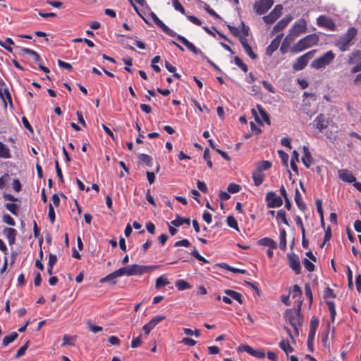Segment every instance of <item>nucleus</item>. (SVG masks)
I'll return each mask as SVG.
<instances>
[{
    "label": "nucleus",
    "instance_id": "1",
    "mask_svg": "<svg viewBox=\"0 0 361 361\" xmlns=\"http://www.w3.org/2000/svg\"><path fill=\"white\" fill-rule=\"evenodd\" d=\"M319 41V37L316 34L305 36L295 44L291 51L295 53L300 52L309 47L316 45Z\"/></svg>",
    "mask_w": 361,
    "mask_h": 361
},
{
    "label": "nucleus",
    "instance_id": "2",
    "mask_svg": "<svg viewBox=\"0 0 361 361\" xmlns=\"http://www.w3.org/2000/svg\"><path fill=\"white\" fill-rule=\"evenodd\" d=\"M357 33V30L355 27L348 28L347 32L336 41V45L342 51L348 50L352 44V40L355 37Z\"/></svg>",
    "mask_w": 361,
    "mask_h": 361
},
{
    "label": "nucleus",
    "instance_id": "3",
    "mask_svg": "<svg viewBox=\"0 0 361 361\" xmlns=\"http://www.w3.org/2000/svg\"><path fill=\"white\" fill-rule=\"evenodd\" d=\"M285 317L293 326L295 333L298 334V326H300L302 323V316L300 314V307L299 306L296 311L287 310L285 313Z\"/></svg>",
    "mask_w": 361,
    "mask_h": 361
},
{
    "label": "nucleus",
    "instance_id": "4",
    "mask_svg": "<svg viewBox=\"0 0 361 361\" xmlns=\"http://www.w3.org/2000/svg\"><path fill=\"white\" fill-rule=\"evenodd\" d=\"M336 56L332 51H328L322 56L315 59L311 63L312 68L319 70L329 66L335 59Z\"/></svg>",
    "mask_w": 361,
    "mask_h": 361
},
{
    "label": "nucleus",
    "instance_id": "5",
    "mask_svg": "<svg viewBox=\"0 0 361 361\" xmlns=\"http://www.w3.org/2000/svg\"><path fill=\"white\" fill-rule=\"evenodd\" d=\"M317 50L313 49L298 57L293 63V68L295 71L302 70L307 66L308 61L313 58Z\"/></svg>",
    "mask_w": 361,
    "mask_h": 361
},
{
    "label": "nucleus",
    "instance_id": "6",
    "mask_svg": "<svg viewBox=\"0 0 361 361\" xmlns=\"http://www.w3.org/2000/svg\"><path fill=\"white\" fill-rule=\"evenodd\" d=\"M130 267V274L131 276L134 275H142L146 272H150L154 271L158 268L157 266H145V265H138V264H133Z\"/></svg>",
    "mask_w": 361,
    "mask_h": 361
},
{
    "label": "nucleus",
    "instance_id": "7",
    "mask_svg": "<svg viewBox=\"0 0 361 361\" xmlns=\"http://www.w3.org/2000/svg\"><path fill=\"white\" fill-rule=\"evenodd\" d=\"M306 30L307 23L305 19L300 18L294 23L289 31L298 37L300 34L305 32Z\"/></svg>",
    "mask_w": 361,
    "mask_h": 361
},
{
    "label": "nucleus",
    "instance_id": "8",
    "mask_svg": "<svg viewBox=\"0 0 361 361\" xmlns=\"http://www.w3.org/2000/svg\"><path fill=\"white\" fill-rule=\"evenodd\" d=\"M266 201L269 208L279 207L283 204V200L277 196L274 192H269L266 195Z\"/></svg>",
    "mask_w": 361,
    "mask_h": 361
},
{
    "label": "nucleus",
    "instance_id": "9",
    "mask_svg": "<svg viewBox=\"0 0 361 361\" xmlns=\"http://www.w3.org/2000/svg\"><path fill=\"white\" fill-rule=\"evenodd\" d=\"M317 23L319 27H324L329 30L334 31L336 29V24L333 20L324 15L319 16L317 18Z\"/></svg>",
    "mask_w": 361,
    "mask_h": 361
},
{
    "label": "nucleus",
    "instance_id": "10",
    "mask_svg": "<svg viewBox=\"0 0 361 361\" xmlns=\"http://www.w3.org/2000/svg\"><path fill=\"white\" fill-rule=\"evenodd\" d=\"M274 4L273 0H260L254 5L257 13L262 15L265 13Z\"/></svg>",
    "mask_w": 361,
    "mask_h": 361
},
{
    "label": "nucleus",
    "instance_id": "11",
    "mask_svg": "<svg viewBox=\"0 0 361 361\" xmlns=\"http://www.w3.org/2000/svg\"><path fill=\"white\" fill-rule=\"evenodd\" d=\"M288 264L290 267L294 271L295 274H300L301 267L299 257L295 253H288L287 255Z\"/></svg>",
    "mask_w": 361,
    "mask_h": 361
},
{
    "label": "nucleus",
    "instance_id": "12",
    "mask_svg": "<svg viewBox=\"0 0 361 361\" xmlns=\"http://www.w3.org/2000/svg\"><path fill=\"white\" fill-rule=\"evenodd\" d=\"M283 6L276 5L274 10L267 16L263 17L264 21L267 24H271L278 19L282 13Z\"/></svg>",
    "mask_w": 361,
    "mask_h": 361
},
{
    "label": "nucleus",
    "instance_id": "13",
    "mask_svg": "<svg viewBox=\"0 0 361 361\" xmlns=\"http://www.w3.org/2000/svg\"><path fill=\"white\" fill-rule=\"evenodd\" d=\"M257 110L255 109H252V114L255 116V121L260 123H262V121L269 123V115L265 110L259 105H257Z\"/></svg>",
    "mask_w": 361,
    "mask_h": 361
},
{
    "label": "nucleus",
    "instance_id": "14",
    "mask_svg": "<svg viewBox=\"0 0 361 361\" xmlns=\"http://www.w3.org/2000/svg\"><path fill=\"white\" fill-rule=\"evenodd\" d=\"M150 16L154 23L162 29V30L169 35L170 37H175L176 36V32L173 31V30L170 29L168 26H166L159 18L158 16L154 13L151 12Z\"/></svg>",
    "mask_w": 361,
    "mask_h": 361
},
{
    "label": "nucleus",
    "instance_id": "15",
    "mask_svg": "<svg viewBox=\"0 0 361 361\" xmlns=\"http://www.w3.org/2000/svg\"><path fill=\"white\" fill-rule=\"evenodd\" d=\"M174 37H176L177 39L181 42L182 44H183L190 51H192L193 54H200L202 56H203V53L202 51L199 49H197L195 47V46L190 42H189L185 37H184L182 35H178L176 33V36H175Z\"/></svg>",
    "mask_w": 361,
    "mask_h": 361
},
{
    "label": "nucleus",
    "instance_id": "16",
    "mask_svg": "<svg viewBox=\"0 0 361 361\" xmlns=\"http://www.w3.org/2000/svg\"><path fill=\"white\" fill-rule=\"evenodd\" d=\"M338 178L345 183H353L356 180V178L353 176L352 172L347 169H340L338 171Z\"/></svg>",
    "mask_w": 361,
    "mask_h": 361
},
{
    "label": "nucleus",
    "instance_id": "17",
    "mask_svg": "<svg viewBox=\"0 0 361 361\" xmlns=\"http://www.w3.org/2000/svg\"><path fill=\"white\" fill-rule=\"evenodd\" d=\"M292 20V16H286L282 18L276 25H274L273 27V32L276 33L282 31Z\"/></svg>",
    "mask_w": 361,
    "mask_h": 361
},
{
    "label": "nucleus",
    "instance_id": "18",
    "mask_svg": "<svg viewBox=\"0 0 361 361\" xmlns=\"http://www.w3.org/2000/svg\"><path fill=\"white\" fill-rule=\"evenodd\" d=\"M282 35H279L274 39L271 44L267 47L266 49V54L268 56H271L272 54L278 49L280 42L281 41Z\"/></svg>",
    "mask_w": 361,
    "mask_h": 361
},
{
    "label": "nucleus",
    "instance_id": "19",
    "mask_svg": "<svg viewBox=\"0 0 361 361\" xmlns=\"http://www.w3.org/2000/svg\"><path fill=\"white\" fill-rule=\"evenodd\" d=\"M328 122L325 119V116L320 114L314 120V125L319 132H322L323 130L327 128Z\"/></svg>",
    "mask_w": 361,
    "mask_h": 361
},
{
    "label": "nucleus",
    "instance_id": "20",
    "mask_svg": "<svg viewBox=\"0 0 361 361\" xmlns=\"http://www.w3.org/2000/svg\"><path fill=\"white\" fill-rule=\"evenodd\" d=\"M3 233L7 238L9 245H13L15 243L16 236L17 234L16 229H14L13 228L6 227L3 230Z\"/></svg>",
    "mask_w": 361,
    "mask_h": 361
},
{
    "label": "nucleus",
    "instance_id": "21",
    "mask_svg": "<svg viewBox=\"0 0 361 361\" xmlns=\"http://www.w3.org/2000/svg\"><path fill=\"white\" fill-rule=\"evenodd\" d=\"M302 149L304 154L302 157V161L307 168H310L312 162L310 152H309L308 147L306 146H303Z\"/></svg>",
    "mask_w": 361,
    "mask_h": 361
},
{
    "label": "nucleus",
    "instance_id": "22",
    "mask_svg": "<svg viewBox=\"0 0 361 361\" xmlns=\"http://www.w3.org/2000/svg\"><path fill=\"white\" fill-rule=\"evenodd\" d=\"M252 179L256 186L260 185L264 179V174L257 170H255L252 173Z\"/></svg>",
    "mask_w": 361,
    "mask_h": 361
},
{
    "label": "nucleus",
    "instance_id": "23",
    "mask_svg": "<svg viewBox=\"0 0 361 361\" xmlns=\"http://www.w3.org/2000/svg\"><path fill=\"white\" fill-rule=\"evenodd\" d=\"M259 244L263 246L269 247L271 249H276L277 247L276 243L269 238H263L259 240Z\"/></svg>",
    "mask_w": 361,
    "mask_h": 361
},
{
    "label": "nucleus",
    "instance_id": "24",
    "mask_svg": "<svg viewBox=\"0 0 361 361\" xmlns=\"http://www.w3.org/2000/svg\"><path fill=\"white\" fill-rule=\"evenodd\" d=\"M295 203H296L298 207L301 211L304 212L306 209L305 204L303 202L302 195H300V193L298 189L295 190Z\"/></svg>",
    "mask_w": 361,
    "mask_h": 361
},
{
    "label": "nucleus",
    "instance_id": "25",
    "mask_svg": "<svg viewBox=\"0 0 361 361\" xmlns=\"http://www.w3.org/2000/svg\"><path fill=\"white\" fill-rule=\"evenodd\" d=\"M11 157L9 148L3 142H0V158L8 159Z\"/></svg>",
    "mask_w": 361,
    "mask_h": 361
},
{
    "label": "nucleus",
    "instance_id": "26",
    "mask_svg": "<svg viewBox=\"0 0 361 361\" xmlns=\"http://www.w3.org/2000/svg\"><path fill=\"white\" fill-rule=\"evenodd\" d=\"M171 224L174 226L178 227L182 226L183 224H186L188 225L190 224V219L182 218L180 216H177L176 218L171 221Z\"/></svg>",
    "mask_w": 361,
    "mask_h": 361
},
{
    "label": "nucleus",
    "instance_id": "27",
    "mask_svg": "<svg viewBox=\"0 0 361 361\" xmlns=\"http://www.w3.org/2000/svg\"><path fill=\"white\" fill-rule=\"evenodd\" d=\"M224 293L228 296L231 297V298H233V299L235 300L239 303H240V304L243 303L242 295L239 293L235 292V291L232 290H228V289L225 290Z\"/></svg>",
    "mask_w": 361,
    "mask_h": 361
},
{
    "label": "nucleus",
    "instance_id": "28",
    "mask_svg": "<svg viewBox=\"0 0 361 361\" xmlns=\"http://www.w3.org/2000/svg\"><path fill=\"white\" fill-rule=\"evenodd\" d=\"M279 247L282 250H285L286 249V232L284 228H280Z\"/></svg>",
    "mask_w": 361,
    "mask_h": 361
},
{
    "label": "nucleus",
    "instance_id": "29",
    "mask_svg": "<svg viewBox=\"0 0 361 361\" xmlns=\"http://www.w3.org/2000/svg\"><path fill=\"white\" fill-rule=\"evenodd\" d=\"M18 336V334L16 332H13L10 335L5 336L2 342V345L7 346L9 343L14 341Z\"/></svg>",
    "mask_w": 361,
    "mask_h": 361
},
{
    "label": "nucleus",
    "instance_id": "30",
    "mask_svg": "<svg viewBox=\"0 0 361 361\" xmlns=\"http://www.w3.org/2000/svg\"><path fill=\"white\" fill-rule=\"evenodd\" d=\"M271 165L269 161H262L257 164L256 170L262 172L270 169Z\"/></svg>",
    "mask_w": 361,
    "mask_h": 361
},
{
    "label": "nucleus",
    "instance_id": "31",
    "mask_svg": "<svg viewBox=\"0 0 361 361\" xmlns=\"http://www.w3.org/2000/svg\"><path fill=\"white\" fill-rule=\"evenodd\" d=\"M361 56V51H355L350 54V55L348 57V63L349 64H354L355 63Z\"/></svg>",
    "mask_w": 361,
    "mask_h": 361
},
{
    "label": "nucleus",
    "instance_id": "32",
    "mask_svg": "<svg viewBox=\"0 0 361 361\" xmlns=\"http://www.w3.org/2000/svg\"><path fill=\"white\" fill-rule=\"evenodd\" d=\"M297 37L295 36L293 33H291L290 31L288 34V35L285 37L283 39V42L282 43V46L281 47V50L283 51V47L286 46H289L292 42H293Z\"/></svg>",
    "mask_w": 361,
    "mask_h": 361
},
{
    "label": "nucleus",
    "instance_id": "33",
    "mask_svg": "<svg viewBox=\"0 0 361 361\" xmlns=\"http://www.w3.org/2000/svg\"><path fill=\"white\" fill-rule=\"evenodd\" d=\"M297 37L295 36L293 33H291L290 31L288 34V35L285 37L283 39V42L282 43V46L281 47V50L283 51V47L286 46H289L292 42H293Z\"/></svg>",
    "mask_w": 361,
    "mask_h": 361
},
{
    "label": "nucleus",
    "instance_id": "34",
    "mask_svg": "<svg viewBox=\"0 0 361 361\" xmlns=\"http://www.w3.org/2000/svg\"><path fill=\"white\" fill-rule=\"evenodd\" d=\"M116 278H118V276H117L116 271H115L108 274L105 277L102 278L100 280V283H105V282H108V281H111V283L113 284H115L116 281L114 280Z\"/></svg>",
    "mask_w": 361,
    "mask_h": 361
},
{
    "label": "nucleus",
    "instance_id": "35",
    "mask_svg": "<svg viewBox=\"0 0 361 361\" xmlns=\"http://www.w3.org/2000/svg\"><path fill=\"white\" fill-rule=\"evenodd\" d=\"M279 347L286 353V355H288V353L293 351V348L290 345L289 343L284 340L279 343Z\"/></svg>",
    "mask_w": 361,
    "mask_h": 361
},
{
    "label": "nucleus",
    "instance_id": "36",
    "mask_svg": "<svg viewBox=\"0 0 361 361\" xmlns=\"http://www.w3.org/2000/svg\"><path fill=\"white\" fill-rule=\"evenodd\" d=\"M176 287L179 290H184L191 288V286L184 280H178L176 282Z\"/></svg>",
    "mask_w": 361,
    "mask_h": 361
},
{
    "label": "nucleus",
    "instance_id": "37",
    "mask_svg": "<svg viewBox=\"0 0 361 361\" xmlns=\"http://www.w3.org/2000/svg\"><path fill=\"white\" fill-rule=\"evenodd\" d=\"M75 336H71L69 335H64L63 337L62 346H66V345L72 346V345H73V342L75 341Z\"/></svg>",
    "mask_w": 361,
    "mask_h": 361
},
{
    "label": "nucleus",
    "instance_id": "38",
    "mask_svg": "<svg viewBox=\"0 0 361 361\" xmlns=\"http://www.w3.org/2000/svg\"><path fill=\"white\" fill-rule=\"evenodd\" d=\"M168 283L169 281L164 276H161L157 279L155 286L157 288H161V287L166 286Z\"/></svg>",
    "mask_w": 361,
    "mask_h": 361
},
{
    "label": "nucleus",
    "instance_id": "39",
    "mask_svg": "<svg viewBox=\"0 0 361 361\" xmlns=\"http://www.w3.org/2000/svg\"><path fill=\"white\" fill-rule=\"evenodd\" d=\"M276 219L281 220L285 224L288 225V222L286 218V213L283 209H280L277 212Z\"/></svg>",
    "mask_w": 361,
    "mask_h": 361
},
{
    "label": "nucleus",
    "instance_id": "40",
    "mask_svg": "<svg viewBox=\"0 0 361 361\" xmlns=\"http://www.w3.org/2000/svg\"><path fill=\"white\" fill-rule=\"evenodd\" d=\"M234 62L235 63L236 66H238L243 72H247V65H245L243 61L241 60L240 58H239L238 56H235L234 57Z\"/></svg>",
    "mask_w": 361,
    "mask_h": 361
},
{
    "label": "nucleus",
    "instance_id": "41",
    "mask_svg": "<svg viewBox=\"0 0 361 361\" xmlns=\"http://www.w3.org/2000/svg\"><path fill=\"white\" fill-rule=\"evenodd\" d=\"M227 224L231 228L238 230V222L233 216H228L226 219Z\"/></svg>",
    "mask_w": 361,
    "mask_h": 361
},
{
    "label": "nucleus",
    "instance_id": "42",
    "mask_svg": "<svg viewBox=\"0 0 361 361\" xmlns=\"http://www.w3.org/2000/svg\"><path fill=\"white\" fill-rule=\"evenodd\" d=\"M130 267H121L120 269H118V270H116V274H117V276L118 277H121V276H131L130 274Z\"/></svg>",
    "mask_w": 361,
    "mask_h": 361
},
{
    "label": "nucleus",
    "instance_id": "43",
    "mask_svg": "<svg viewBox=\"0 0 361 361\" xmlns=\"http://www.w3.org/2000/svg\"><path fill=\"white\" fill-rule=\"evenodd\" d=\"M327 305L330 312L331 321L334 322L336 317V307L335 303L332 301L328 302Z\"/></svg>",
    "mask_w": 361,
    "mask_h": 361
},
{
    "label": "nucleus",
    "instance_id": "44",
    "mask_svg": "<svg viewBox=\"0 0 361 361\" xmlns=\"http://www.w3.org/2000/svg\"><path fill=\"white\" fill-rule=\"evenodd\" d=\"M139 159L149 166H151L152 164V158L147 154H140L139 155Z\"/></svg>",
    "mask_w": 361,
    "mask_h": 361
},
{
    "label": "nucleus",
    "instance_id": "45",
    "mask_svg": "<svg viewBox=\"0 0 361 361\" xmlns=\"http://www.w3.org/2000/svg\"><path fill=\"white\" fill-rule=\"evenodd\" d=\"M5 207L13 214L17 215L18 214V206L16 204L14 203H8L5 204Z\"/></svg>",
    "mask_w": 361,
    "mask_h": 361
},
{
    "label": "nucleus",
    "instance_id": "46",
    "mask_svg": "<svg viewBox=\"0 0 361 361\" xmlns=\"http://www.w3.org/2000/svg\"><path fill=\"white\" fill-rule=\"evenodd\" d=\"M227 190L230 193H237L240 190V185L235 183H230L227 188Z\"/></svg>",
    "mask_w": 361,
    "mask_h": 361
},
{
    "label": "nucleus",
    "instance_id": "47",
    "mask_svg": "<svg viewBox=\"0 0 361 361\" xmlns=\"http://www.w3.org/2000/svg\"><path fill=\"white\" fill-rule=\"evenodd\" d=\"M303 265L305 267V268L308 271H313L314 269V265L313 264L312 262H311L309 259H304L303 261Z\"/></svg>",
    "mask_w": 361,
    "mask_h": 361
},
{
    "label": "nucleus",
    "instance_id": "48",
    "mask_svg": "<svg viewBox=\"0 0 361 361\" xmlns=\"http://www.w3.org/2000/svg\"><path fill=\"white\" fill-rule=\"evenodd\" d=\"M29 346V341H27L25 344H24L23 346H21L18 350L17 351V353L16 355V357H20L22 355H23L25 353V350L27 349Z\"/></svg>",
    "mask_w": 361,
    "mask_h": 361
},
{
    "label": "nucleus",
    "instance_id": "49",
    "mask_svg": "<svg viewBox=\"0 0 361 361\" xmlns=\"http://www.w3.org/2000/svg\"><path fill=\"white\" fill-rule=\"evenodd\" d=\"M3 221L10 226H15L16 223L14 219L8 214H4L2 217Z\"/></svg>",
    "mask_w": 361,
    "mask_h": 361
},
{
    "label": "nucleus",
    "instance_id": "50",
    "mask_svg": "<svg viewBox=\"0 0 361 361\" xmlns=\"http://www.w3.org/2000/svg\"><path fill=\"white\" fill-rule=\"evenodd\" d=\"M317 212L319 214L320 219H323V209H322V200L317 199L315 202Z\"/></svg>",
    "mask_w": 361,
    "mask_h": 361
},
{
    "label": "nucleus",
    "instance_id": "51",
    "mask_svg": "<svg viewBox=\"0 0 361 361\" xmlns=\"http://www.w3.org/2000/svg\"><path fill=\"white\" fill-rule=\"evenodd\" d=\"M166 318L164 315H158L152 318L149 322L154 325L157 326L159 323L164 320Z\"/></svg>",
    "mask_w": 361,
    "mask_h": 361
},
{
    "label": "nucleus",
    "instance_id": "52",
    "mask_svg": "<svg viewBox=\"0 0 361 361\" xmlns=\"http://www.w3.org/2000/svg\"><path fill=\"white\" fill-rule=\"evenodd\" d=\"M190 243L188 239H183L179 241H176L174 243L175 247L183 246V247H190Z\"/></svg>",
    "mask_w": 361,
    "mask_h": 361
},
{
    "label": "nucleus",
    "instance_id": "53",
    "mask_svg": "<svg viewBox=\"0 0 361 361\" xmlns=\"http://www.w3.org/2000/svg\"><path fill=\"white\" fill-rule=\"evenodd\" d=\"M245 51L246 52V54L252 59H257V56L256 54L254 53V51H252V47L248 45L247 47L243 48Z\"/></svg>",
    "mask_w": 361,
    "mask_h": 361
},
{
    "label": "nucleus",
    "instance_id": "54",
    "mask_svg": "<svg viewBox=\"0 0 361 361\" xmlns=\"http://www.w3.org/2000/svg\"><path fill=\"white\" fill-rule=\"evenodd\" d=\"M173 5L176 11H180L181 13H185V9L178 0H173Z\"/></svg>",
    "mask_w": 361,
    "mask_h": 361
},
{
    "label": "nucleus",
    "instance_id": "55",
    "mask_svg": "<svg viewBox=\"0 0 361 361\" xmlns=\"http://www.w3.org/2000/svg\"><path fill=\"white\" fill-rule=\"evenodd\" d=\"M48 216L50 219V221L53 224L55 221V212L54 207L51 204H50L49 206Z\"/></svg>",
    "mask_w": 361,
    "mask_h": 361
},
{
    "label": "nucleus",
    "instance_id": "56",
    "mask_svg": "<svg viewBox=\"0 0 361 361\" xmlns=\"http://www.w3.org/2000/svg\"><path fill=\"white\" fill-rule=\"evenodd\" d=\"M87 326L89 327L90 331L94 334L102 331V327L99 326L93 325L90 322H87Z\"/></svg>",
    "mask_w": 361,
    "mask_h": 361
},
{
    "label": "nucleus",
    "instance_id": "57",
    "mask_svg": "<svg viewBox=\"0 0 361 361\" xmlns=\"http://www.w3.org/2000/svg\"><path fill=\"white\" fill-rule=\"evenodd\" d=\"M315 333L313 330L309 331L308 334V339H307V344L310 348H312V346L313 345V341L314 338ZM312 350V349H311Z\"/></svg>",
    "mask_w": 361,
    "mask_h": 361
},
{
    "label": "nucleus",
    "instance_id": "58",
    "mask_svg": "<svg viewBox=\"0 0 361 361\" xmlns=\"http://www.w3.org/2000/svg\"><path fill=\"white\" fill-rule=\"evenodd\" d=\"M142 343L141 336L134 338L131 341V347L135 348L139 347Z\"/></svg>",
    "mask_w": 361,
    "mask_h": 361
},
{
    "label": "nucleus",
    "instance_id": "59",
    "mask_svg": "<svg viewBox=\"0 0 361 361\" xmlns=\"http://www.w3.org/2000/svg\"><path fill=\"white\" fill-rule=\"evenodd\" d=\"M291 293H292L293 298H296V297L302 295V290H301L300 288L299 287V286H298V285L293 286Z\"/></svg>",
    "mask_w": 361,
    "mask_h": 361
},
{
    "label": "nucleus",
    "instance_id": "60",
    "mask_svg": "<svg viewBox=\"0 0 361 361\" xmlns=\"http://www.w3.org/2000/svg\"><path fill=\"white\" fill-rule=\"evenodd\" d=\"M305 292L306 296L310 299V303L312 302V293L310 284L305 285Z\"/></svg>",
    "mask_w": 361,
    "mask_h": 361
},
{
    "label": "nucleus",
    "instance_id": "61",
    "mask_svg": "<svg viewBox=\"0 0 361 361\" xmlns=\"http://www.w3.org/2000/svg\"><path fill=\"white\" fill-rule=\"evenodd\" d=\"M238 350L239 351H245V352L249 353L250 355H251V353H252V348L247 345H240L238 346Z\"/></svg>",
    "mask_w": 361,
    "mask_h": 361
},
{
    "label": "nucleus",
    "instance_id": "62",
    "mask_svg": "<svg viewBox=\"0 0 361 361\" xmlns=\"http://www.w3.org/2000/svg\"><path fill=\"white\" fill-rule=\"evenodd\" d=\"M204 8L212 16H213L216 18H220V16L212 8H211L209 5H207V4L205 5Z\"/></svg>",
    "mask_w": 361,
    "mask_h": 361
},
{
    "label": "nucleus",
    "instance_id": "63",
    "mask_svg": "<svg viewBox=\"0 0 361 361\" xmlns=\"http://www.w3.org/2000/svg\"><path fill=\"white\" fill-rule=\"evenodd\" d=\"M319 325V320L316 318L312 317L310 322V331H314L316 332V329Z\"/></svg>",
    "mask_w": 361,
    "mask_h": 361
},
{
    "label": "nucleus",
    "instance_id": "64",
    "mask_svg": "<svg viewBox=\"0 0 361 361\" xmlns=\"http://www.w3.org/2000/svg\"><path fill=\"white\" fill-rule=\"evenodd\" d=\"M197 188L204 193L207 192V188L206 184L203 181L197 180Z\"/></svg>",
    "mask_w": 361,
    "mask_h": 361
}]
</instances>
